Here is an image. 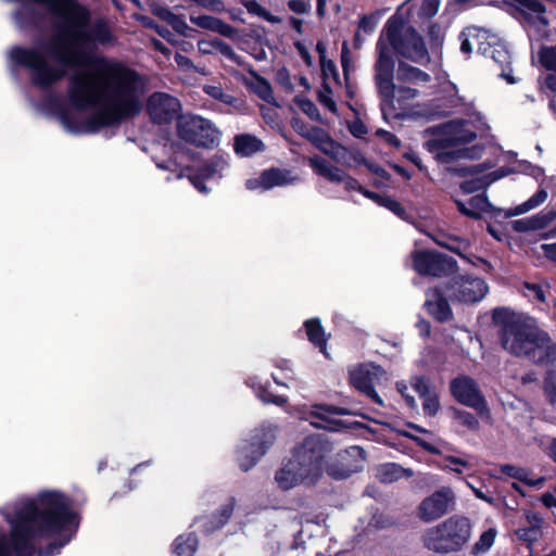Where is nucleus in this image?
Listing matches in <instances>:
<instances>
[{"label":"nucleus","instance_id":"obj_62","mask_svg":"<svg viewBox=\"0 0 556 556\" xmlns=\"http://www.w3.org/2000/svg\"><path fill=\"white\" fill-rule=\"evenodd\" d=\"M245 186L249 190H252V191H255V190L265 191L264 182H263V172L261 173V175L258 177L248 179L245 182Z\"/></svg>","mask_w":556,"mask_h":556},{"label":"nucleus","instance_id":"obj_22","mask_svg":"<svg viewBox=\"0 0 556 556\" xmlns=\"http://www.w3.org/2000/svg\"><path fill=\"white\" fill-rule=\"evenodd\" d=\"M496 43H492L489 53L483 55L492 59L501 68V77L505 78L509 84H514L515 79L511 77L510 72V53L506 45L496 36Z\"/></svg>","mask_w":556,"mask_h":556},{"label":"nucleus","instance_id":"obj_14","mask_svg":"<svg viewBox=\"0 0 556 556\" xmlns=\"http://www.w3.org/2000/svg\"><path fill=\"white\" fill-rule=\"evenodd\" d=\"M450 296L464 303H475L488 293V285L479 277L460 276L453 279Z\"/></svg>","mask_w":556,"mask_h":556},{"label":"nucleus","instance_id":"obj_10","mask_svg":"<svg viewBox=\"0 0 556 556\" xmlns=\"http://www.w3.org/2000/svg\"><path fill=\"white\" fill-rule=\"evenodd\" d=\"M382 379H386V371L380 366L371 363L359 364L350 369L351 384L380 405L382 400L375 391V384Z\"/></svg>","mask_w":556,"mask_h":556},{"label":"nucleus","instance_id":"obj_3","mask_svg":"<svg viewBox=\"0 0 556 556\" xmlns=\"http://www.w3.org/2000/svg\"><path fill=\"white\" fill-rule=\"evenodd\" d=\"M548 341V334L530 317H518L507 321L501 333L502 345L507 352L536 364L545 361Z\"/></svg>","mask_w":556,"mask_h":556},{"label":"nucleus","instance_id":"obj_13","mask_svg":"<svg viewBox=\"0 0 556 556\" xmlns=\"http://www.w3.org/2000/svg\"><path fill=\"white\" fill-rule=\"evenodd\" d=\"M414 269L420 275L441 277L456 269L455 261L435 252L420 251L413 254Z\"/></svg>","mask_w":556,"mask_h":556},{"label":"nucleus","instance_id":"obj_20","mask_svg":"<svg viewBox=\"0 0 556 556\" xmlns=\"http://www.w3.org/2000/svg\"><path fill=\"white\" fill-rule=\"evenodd\" d=\"M525 518L526 526L518 528L515 531V535L520 542L531 546L543 536L544 519L534 511H527Z\"/></svg>","mask_w":556,"mask_h":556},{"label":"nucleus","instance_id":"obj_44","mask_svg":"<svg viewBox=\"0 0 556 556\" xmlns=\"http://www.w3.org/2000/svg\"><path fill=\"white\" fill-rule=\"evenodd\" d=\"M542 65L549 70L556 71V45L554 47H545L539 53Z\"/></svg>","mask_w":556,"mask_h":556},{"label":"nucleus","instance_id":"obj_21","mask_svg":"<svg viewBox=\"0 0 556 556\" xmlns=\"http://www.w3.org/2000/svg\"><path fill=\"white\" fill-rule=\"evenodd\" d=\"M226 167V160H224L222 156H214L199 170L198 174L190 175L189 180L198 191L207 193L208 190L204 185V180L219 177Z\"/></svg>","mask_w":556,"mask_h":556},{"label":"nucleus","instance_id":"obj_23","mask_svg":"<svg viewBox=\"0 0 556 556\" xmlns=\"http://www.w3.org/2000/svg\"><path fill=\"white\" fill-rule=\"evenodd\" d=\"M522 8L525 18L530 28L535 29L538 33H545L548 20L545 16L544 7L536 0H526L522 3Z\"/></svg>","mask_w":556,"mask_h":556},{"label":"nucleus","instance_id":"obj_48","mask_svg":"<svg viewBox=\"0 0 556 556\" xmlns=\"http://www.w3.org/2000/svg\"><path fill=\"white\" fill-rule=\"evenodd\" d=\"M288 8L296 14H306L312 10L311 0H289Z\"/></svg>","mask_w":556,"mask_h":556},{"label":"nucleus","instance_id":"obj_16","mask_svg":"<svg viewBox=\"0 0 556 556\" xmlns=\"http://www.w3.org/2000/svg\"><path fill=\"white\" fill-rule=\"evenodd\" d=\"M365 453L359 446H351L339 455L338 465H330L328 473L336 479H344L364 468Z\"/></svg>","mask_w":556,"mask_h":556},{"label":"nucleus","instance_id":"obj_12","mask_svg":"<svg viewBox=\"0 0 556 556\" xmlns=\"http://www.w3.org/2000/svg\"><path fill=\"white\" fill-rule=\"evenodd\" d=\"M451 392L462 404L476 409L481 416L490 418V410L477 383L468 376H460L451 381Z\"/></svg>","mask_w":556,"mask_h":556},{"label":"nucleus","instance_id":"obj_4","mask_svg":"<svg viewBox=\"0 0 556 556\" xmlns=\"http://www.w3.org/2000/svg\"><path fill=\"white\" fill-rule=\"evenodd\" d=\"M471 532L470 519L455 515L429 528L424 534V544L437 554L457 553L469 542Z\"/></svg>","mask_w":556,"mask_h":556},{"label":"nucleus","instance_id":"obj_28","mask_svg":"<svg viewBox=\"0 0 556 556\" xmlns=\"http://www.w3.org/2000/svg\"><path fill=\"white\" fill-rule=\"evenodd\" d=\"M343 409L327 405H314L309 412V416L319 419L320 421H312V425L319 428L336 430L334 421L331 416L341 415Z\"/></svg>","mask_w":556,"mask_h":556},{"label":"nucleus","instance_id":"obj_27","mask_svg":"<svg viewBox=\"0 0 556 556\" xmlns=\"http://www.w3.org/2000/svg\"><path fill=\"white\" fill-rule=\"evenodd\" d=\"M300 178L293 175L290 170L280 168H270L263 172L264 190H269L274 187H281L293 185Z\"/></svg>","mask_w":556,"mask_h":556},{"label":"nucleus","instance_id":"obj_25","mask_svg":"<svg viewBox=\"0 0 556 556\" xmlns=\"http://www.w3.org/2000/svg\"><path fill=\"white\" fill-rule=\"evenodd\" d=\"M412 387L414 391L424 400L422 408L425 414L434 416L440 408L437 393L429 389L428 384L421 377H414L412 379Z\"/></svg>","mask_w":556,"mask_h":556},{"label":"nucleus","instance_id":"obj_55","mask_svg":"<svg viewBox=\"0 0 556 556\" xmlns=\"http://www.w3.org/2000/svg\"><path fill=\"white\" fill-rule=\"evenodd\" d=\"M381 206L387 207L388 210H390L391 212L399 216H402L404 214V208L401 206V204L391 198L387 197L386 200H382Z\"/></svg>","mask_w":556,"mask_h":556},{"label":"nucleus","instance_id":"obj_47","mask_svg":"<svg viewBox=\"0 0 556 556\" xmlns=\"http://www.w3.org/2000/svg\"><path fill=\"white\" fill-rule=\"evenodd\" d=\"M454 418L457 419L463 426L476 430L479 427L478 420L468 412L455 410Z\"/></svg>","mask_w":556,"mask_h":556},{"label":"nucleus","instance_id":"obj_60","mask_svg":"<svg viewBox=\"0 0 556 556\" xmlns=\"http://www.w3.org/2000/svg\"><path fill=\"white\" fill-rule=\"evenodd\" d=\"M376 27V22L372 17L363 16L359 21L358 29L365 34H370Z\"/></svg>","mask_w":556,"mask_h":556},{"label":"nucleus","instance_id":"obj_38","mask_svg":"<svg viewBox=\"0 0 556 556\" xmlns=\"http://www.w3.org/2000/svg\"><path fill=\"white\" fill-rule=\"evenodd\" d=\"M203 91L211 98L235 108L239 102L237 98L226 93L219 84L205 85Z\"/></svg>","mask_w":556,"mask_h":556},{"label":"nucleus","instance_id":"obj_59","mask_svg":"<svg viewBox=\"0 0 556 556\" xmlns=\"http://www.w3.org/2000/svg\"><path fill=\"white\" fill-rule=\"evenodd\" d=\"M396 389L397 391L404 396L407 405L412 408H415L416 407V401L414 399V396L409 395L406 391H407V386L405 382L401 381V382H397L396 383Z\"/></svg>","mask_w":556,"mask_h":556},{"label":"nucleus","instance_id":"obj_1","mask_svg":"<svg viewBox=\"0 0 556 556\" xmlns=\"http://www.w3.org/2000/svg\"><path fill=\"white\" fill-rule=\"evenodd\" d=\"M4 516L11 532L10 540L0 533V556H11L12 551L17 556H31L37 540L53 535L63 539L61 547L71 540L78 525L68 500L53 491L17 501Z\"/></svg>","mask_w":556,"mask_h":556},{"label":"nucleus","instance_id":"obj_63","mask_svg":"<svg viewBox=\"0 0 556 556\" xmlns=\"http://www.w3.org/2000/svg\"><path fill=\"white\" fill-rule=\"evenodd\" d=\"M542 364L546 366L556 365V345L552 344L551 340L548 341V353Z\"/></svg>","mask_w":556,"mask_h":556},{"label":"nucleus","instance_id":"obj_8","mask_svg":"<svg viewBox=\"0 0 556 556\" xmlns=\"http://www.w3.org/2000/svg\"><path fill=\"white\" fill-rule=\"evenodd\" d=\"M381 110L384 117L401 118L409 115L413 101L418 97V90L394 83L386 90L379 91Z\"/></svg>","mask_w":556,"mask_h":556},{"label":"nucleus","instance_id":"obj_30","mask_svg":"<svg viewBox=\"0 0 556 556\" xmlns=\"http://www.w3.org/2000/svg\"><path fill=\"white\" fill-rule=\"evenodd\" d=\"M458 211L471 218H479L482 212H486L490 207V203L485 197L476 195L469 199L468 203L462 201H455Z\"/></svg>","mask_w":556,"mask_h":556},{"label":"nucleus","instance_id":"obj_61","mask_svg":"<svg viewBox=\"0 0 556 556\" xmlns=\"http://www.w3.org/2000/svg\"><path fill=\"white\" fill-rule=\"evenodd\" d=\"M541 447L554 462H556V438H553L547 442H543Z\"/></svg>","mask_w":556,"mask_h":556},{"label":"nucleus","instance_id":"obj_18","mask_svg":"<svg viewBox=\"0 0 556 556\" xmlns=\"http://www.w3.org/2000/svg\"><path fill=\"white\" fill-rule=\"evenodd\" d=\"M460 51L469 55L475 49L481 54L489 53L492 43H496V35L478 27H468L460 35Z\"/></svg>","mask_w":556,"mask_h":556},{"label":"nucleus","instance_id":"obj_37","mask_svg":"<svg viewBox=\"0 0 556 556\" xmlns=\"http://www.w3.org/2000/svg\"><path fill=\"white\" fill-rule=\"evenodd\" d=\"M302 136L312 141L321 152L326 150L332 140L321 128L313 127L306 131L299 130Z\"/></svg>","mask_w":556,"mask_h":556},{"label":"nucleus","instance_id":"obj_19","mask_svg":"<svg viewBox=\"0 0 556 556\" xmlns=\"http://www.w3.org/2000/svg\"><path fill=\"white\" fill-rule=\"evenodd\" d=\"M308 163L318 175L325 177L329 181L344 184L346 190H363V187L356 179L346 175L342 169L330 165L324 159L319 156H312L308 159Z\"/></svg>","mask_w":556,"mask_h":556},{"label":"nucleus","instance_id":"obj_2","mask_svg":"<svg viewBox=\"0 0 556 556\" xmlns=\"http://www.w3.org/2000/svg\"><path fill=\"white\" fill-rule=\"evenodd\" d=\"M331 444L320 435L307 437L275 473L277 485L285 491L313 485L323 475Z\"/></svg>","mask_w":556,"mask_h":556},{"label":"nucleus","instance_id":"obj_49","mask_svg":"<svg viewBox=\"0 0 556 556\" xmlns=\"http://www.w3.org/2000/svg\"><path fill=\"white\" fill-rule=\"evenodd\" d=\"M500 471L503 475H506L508 477L515 478V479H526L527 477V469L517 467L514 465H502L500 467Z\"/></svg>","mask_w":556,"mask_h":556},{"label":"nucleus","instance_id":"obj_43","mask_svg":"<svg viewBox=\"0 0 556 556\" xmlns=\"http://www.w3.org/2000/svg\"><path fill=\"white\" fill-rule=\"evenodd\" d=\"M470 457H456V456H446L445 460L447 462V465L445 468L452 470L455 473H463L465 469L471 467Z\"/></svg>","mask_w":556,"mask_h":556},{"label":"nucleus","instance_id":"obj_57","mask_svg":"<svg viewBox=\"0 0 556 556\" xmlns=\"http://www.w3.org/2000/svg\"><path fill=\"white\" fill-rule=\"evenodd\" d=\"M420 10L424 15L432 16L438 12V3L435 0H424Z\"/></svg>","mask_w":556,"mask_h":556},{"label":"nucleus","instance_id":"obj_53","mask_svg":"<svg viewBox=\"0 0 556 556\" xmlns=\"http://www.w3.org/2000/svg\"><path fill=\"white\" fill-rule=\"evenodd\" d=\"M346 161H343V165L349 167H356L365 163V157L358 150H348Z\"/></svg>","mask_w":556,"mask_h":556},{"label":"nucleus","instance_id":"obj_6","mask_svg":"<svg viewBox=\"0 0 556 556\" xmlns=\"http://www.w3.org/2000/svg\"><path fill=\"white\" fill-rule=\"evenodd\" d=\"M388 46L399 55L414 62L429 60L428 51L420 35L400 15L391 16L380 35Z\"/></svg>","mask_w":556,"mask_h":556},{"label":"nucleus","instance_id":"obj_34","mask_svg":"<svg viewBox=\"0 0 556 556\" xmlns=\"http://www.w3.org/2000/svg\"><path fill=\"white\" fill-rule=\"evenodd\" d=\"M547 195H548V193L545 189H540L528 201L509 210L506 213V216L511 217V216L525 214V213L538 207L542 203H544L547 199Z\"/></svg>","mask_w":556,"mask_h":556},{"label":"nucleus","instance_id":"obj_39","mask_svg":"<svg viewBox=\"0 0 556 556\" xmlns=\"http://www.w3.org/2000/svg\"><path fill=\"white\" fill-rule=\"evenodd\" d=\"M249 13L257 15L271 24H279L282 22L281 17L273 15L269 11L263 8L257 1L249 0L244 3Z\"/></svg>","mask_w":556,"mask_h":556},{"label":"nucleus","instance_id":"obj_17","mask_svg":"<svg viewBox=\"0 0 556 556\" xmlns=\"http://www.w3.org/2000/svg\"><path fill=\"white\" fill-rule=\"evenodd\" d=\"M378 60L375 65L376 84L378 91L387 89L393 84L394 60L392 58V49L384 41V37H379L377 42Z\"/></svg>","mask_w":556,"mask_h":556},{"label":"nucleus","instance_id":"obj_42","mask_svg":"<svg viewBox=\"0 0 556 556\" xmlns=\"http://www.w3.org/2000/svg\"><path fill=\"white\" fill-rule=\"evenodd\" d=\"M294 102L299 106V109L306 114L313 121H320V113L317 106L307 98L296 97Z\"/></svg>","mask_w":556,"mask_h":556},{"label":"nucleus","instance_id":"obj_45","mask_svg":"<svg viewBox=\"0 0 556 556\" xmlns=\"http://www.w3.org/2000/svg\"><path fill=\"white\" fill-rule=\"evenodd\" d=\"M348 150L345 147L334 142L333 140L328 143V147L324 151L325 154L329 155L336 162L343 164L345 156L348 155Z\"/></svg>","mask_w":556,"mask_h":556},{"label":"nucleus","instance_id":"obj_64","mask_svg":"<svg viewBox=\"0 0 556 556\" xmlns=\"http://www.w3.org/2000/svg\"><path fill=\"white\" fill-rule=\"evenodd\" d=\"M543 254L553 262H556V242L551 244H542Z\"/></svg>","mask_w":556,"mask_h":556},{"label":"nucleus","instance_id":"obj_36","mask_svg":"<svg viewBox=\"0 0 556 556\" xmlns=\"http://www.w3.org/2000/svg\"><path fill=\"white\" fill-rule=\"evenodd\" d=\"M497 536L496 528L492 527L488 530L483 531L478 538L477 542L473 544L471 553L473 555L485 554L493 546L495 539Z\"/></svg>","mask_w":556,"mask_h":556},{"label":"nucleus","instance_id":"obj_31","mask_svg":"<svg viewBox=\"0 0 556 556\" xmlns=\"http://www.w3.org/2000/svg\"><path fill=\"white\" fill-rule=\"evenodd\" d=\"M304 326H305V330H306L308 340L316 348H318L321 353L327 355V352H326L327 338L325 336V331L320 325L319 319H317V318L308 319L305 321Z\"/></svg>","mask_w":556,"mask_h":556},{"label":"nucleus","instance_id":"obj_56","mask_svg":"<svg viewBox=\"0 0 556 556\" xmlns=\"http://www.w3.org/2000/svg\"><path fill=\"white\" fill-rule=\"evenodd\" d=\"M178 34L187 36L190 27L181 16H176L170 25Z\"/></svg>","mask_w":556,"mask_h":556},{"label":"nucleus","instance_id":"obj_54","mask_svg":"<svg viewBox=\"0 0 556 556\" xmlns=\"http://www.w3.org/2000/svg\"><path fill=\"white\" fill-rule=\"evenodd\" d=\"M218 40H199L198 50L202 54H212L217 51Z\"/></svg>","mask_w":556,"mask_h":556},{"label":"nucleus","instance_id":"obj_11","mask_svg":"<svg viewBox=\"0 0 556 556\" xmlns=\"http://www.w3.org/2000/svg\"><path fill=\"white\" fill-rule=\"evenodd\" d=\"M273 428L256 430L251 441L243 442L238 450V460L243 470L251 468L275 441Z\"/></svg>","mask_w":556,"mask_h":556},{"label":"nucleus","instance_id":"obj_29","mask_svg":"<svg viewBox=\"0 0 556 556\" xmlns=\"http://www.w3.org/2000/svg\"><path fill=\"white\" fill-rule=\"evenodd\" d=\"M235 152L241 156H250L264 149V143L255 136L242 134L235 137Z\"/></svg>","mask_w":556,"mask_h":556},{"label":"nucleus","instance_id":"obj_51","mask_svg":"<svg viewBox=\"0 0 556 556\" xmlns=\"http://www.w3.org/2000/svg\"><path fill=\"white\" fill-rule=\"evenodd\" d=\"M525 289L527 290V296L536 299L540 302H544L546 300L544 288L541 285L526 283Z\"/></svg>","mask_w":556,"mask_h":556},{"label":"nucleus","instance_id":"obj_41","mask_svg":"<svg viewBox=\"0 0 556 556\" xmlns=\"http://www.w3.org/2000/svg\"><path fill=\"white\" fill-rule=\"evenodd\" d=\"M318 101L327 108L331 113L338 114L337 103L332 98V90L327 83H324L317 93Z\"/></svg>","mask_w":556,"mask_h":556},{"label":"nucleus","instance_id":"obj_15","mask_svg":"<svg viewBox=\"0 0 556 556\" xmlns=\"http://www.w3.org/2000/svg\"><path fill=\"white\" fill-rule=\"evenodd\" d=\"M148 113L155 123H168L180 111V102L175 97L165 92H155L148 100Z\"/></svg>","mask_w":556,"mask_h":556},{"label":"nucleus","instance_id":"obj_50","mask_svg":"<svg viewBox=\"0 0 556 556\" xmlns=\"http://www.w3.org/2000/svg\"><path fill=\"white\" fill-rule=\"evenodd\" d=\"M320 67H321V74H323V77L325 80L328 79L329 77H331L336 81L339 80V74H338L336 64L331 60L327 59V60L320 61Z\"/></svg>","mask_w":556,"mask_h":556},{"label":"nucleus","instance_id":"obj_58","mask_svg":"<svg viewBox=\"0 0 556 556\" xmlns=\"http://www.w3.org/2000/svg\"><path fill=\"white\" fill-rule=\"evenodd\" d=\"M541 502L547 508L556 507V486L551 492L543 493Z\"/></svg>","mask_w":556,"mask_h":556},{"label":"nucleus","instance_id":"obj_7","mask_svg":"<svg viewBox=\"0 0 556 556\" xmlns=\"http://www.w3.org/2000/svg\"><path fill=\"white\" fill-rule=\"evenodd\" d=\"M177 132L184 141L203 148H213L220 138L214 124L198 115L181 116L177 123Z\"/></svg>","mask_w":556,"mask_h":556},{"label":"nucleus","instance_id":"obj_35","mask_svg":"<svg viewBox=\"0 0 556 556\" xmlns=\"http://www.w3.org/2000/svg\"><path fill=\"white\" fill-rule=\"evenodd\" d=\"M198 548V539L193 534L178 536L174 542L175 556H193Z\"/></svg>","mask_w":556,"mask_h":556},{"label":"nucleus","instance_id":"obj_46","mask_svg":"<svg viewBox=\"0 0 556 556\" xmlns=\"http://www.w3.org/2000/svg\"><path fill=\"white\" fill-rule=\"evenodd\" d=\"M488 177H483V178H478V179H473V180H467V181H464L462 185H460V188L462 190L465 192V193H472L477 190H480V189H483L485 188L488 185H490L492 181H494L495 179H497V177H493L492 179H486Z\"/></svg>","mask_w":556,"mask_h":556},{"label":"nucleus","instance_id":"obj_5","mask_svg":"<svg viewBox=\"0 0 556 556\" xmlns=\"http://www.w3.org/2000/svg\"><path fill=\"white\" fill-rule=\"evenodd\" d=\"M476 134L466 127L460 121H454L442 127V135L430 140L428 150L434 153V157L442 164H450L460 159H472L476 152L475 148L460 147L464 143L471 142Z\"/></svg>","mask_w":556,"mask_h":556},{"label":"nucleus","instance_id":"obj_9","mask_svg":"<svg viewBox=\"0 0 556 556\" xmlns=\"http://www.w3.org/2000/svg\"><path fill=\"white\" fill-rule=\"evenodd\" d=\"M455 502V494L448 486H443L425 497L416 509L417 517L424 522H432L447 514Z\"/></svg>","mask_w":556,"mask_h":556},{"label":"nucleus","instance_id":"obj_33","mask_svg":"<svg viewBox=\"0 0 556 556\" xmlns=\"http://www.w3.org/2000/svg\"><path fill=\"white\" fill-rule=\"evenodd\" d=\"M412 470L404 469L396 464H386L378 468L377 477L383 483H391L401 479L402 477H410Z\"/></svg>","mask_w":556,"mask_h":556},{"label":"nucleus","instance_id":"obj_26","mask_svg":"<svg viewBox=\"0 0 556 556\" xmlns=\"http://www.w3.org/2000/svg\"><path fill=\"white\" fill-rule=\"evenodd\" d=\"M426 305L428 307V312L439 321H446L451 319V307L439 289H430L427 292Z\"/></svg>","mask_w":556,"mask_h":556},{"label":"nucleus","instance_id":"obj_24","mask_svg":"<svg viewBox=\"0 0 556 556\" xmlns=\"http://www.w3.org/2000/svg\"><path fill=\"white\" fill-rule=\"evenodd\" d=\"M190 22L202 29L217 33L227 38H233L237 35L236 29L231 25L224 23L222 20L211 15L191 14Z\"/></svg>","mask_w":556,"mask_h":556},{"label":"nucleus","instance_id":"obj_40","mask_svg":"<svg viewBox=\"0 0 556 556\" xmlns=\"http://www.w3.org/2000/svg\"><path fill=\"white\" fill-rule=\"evenodd\" d=\"M252 88L261 99H263L266 102L274 103L275 99L273 96V89L266 79L257 77L254 84L252 85Z\"/></svg>","mask_w":556,"mask_h":556},{"label":"nucleus","instance_id":"obj_32","mask_svg":"<svg viewBox=\"0 0 556 556\" xmlns=\"http://www.w3.org/2000/svg\"><path fill=\"white\" fill-rule=\"evenodd\" d=\"M397 80L409 84H425L430 80V76L417 67L401 63L397 68Z\"/></svg>","mask_w":556,"mask_h":556},{"label":"nucleus","instance_id":"obj_52","mask_svg":"<svg viewBox=\"0 0 556 556\" xmlns=\"http://www.w3.org/2000/svg\"><path fill=\"white\" fill-rule=\"evenodd\" d=\"M256 395L264 402V403H273L276 405H283L287 403V399L283 396H277L273 395L271 393L267 392L265 389L258 388L256 391Z\"/></svg>","mask_w":556,"mask_h":556}]
</instances>
